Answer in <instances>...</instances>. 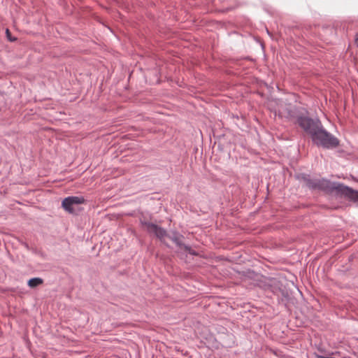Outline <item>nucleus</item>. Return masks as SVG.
<instances>
[{
	"label": "nucleus",
	"instance_id": "12",
	"mask_svg": "<svg viewBox=\"0 0 358 358\" xmlns=\"http://www.w3.org/2000/svg\"><path fill=\"white\" fill-rule=\"evenodd\" d=\"M181 248H184V250H185L186 252H187L189 254L190 253V252H191V251H192V250L189 245H185V244H184V243H182V247H181Z\"/></svg>",
	"mask_w": 358,
	"mask_h": 358
},
{
	"label": "nucleus",
	"instance_id": "11",
	"mask_svg": "<svg viewBox=\"0 0 358 358\" xmlns=\"http://www.w3.org/2000/svg\"><path fill=\"white\" fill-rule=\"evenodd\" d=\"M317 358H331V355L325 352H320V355H317Z\"/></svg>",
	"mask_w": 358,
	"mask_h": 358
},
{
	"label": "nucleus",
	"instance_id": "6",
	"mask_svg": "<svg viewBox=\"0 0 358 358\" xmlns=\"http://www.w3.org/2000/svg\"><path fill=\"white\" fill-rule=\"evenodd\" d=\"M85 202L83 196H69L62 201V207L70 214L76 215L75 207Z\"/></svg>",
	"mask_w": 358,
	"mask_h": 358
},
{
	"label": "nucleus",
	"instance_id": "2",
	"mask_svg": "<svg viewBox=\"0 0 358 358\" xmlns=\"http://www.w3.org/2000/svg\"><path fill=\"white\" fill-rule=\"evenodd\" d=\"M285 117L308 134L317 147L331 150L339 145L338 138L324 129L318 117H310L307 108L296 106L286 108Z\"/></svg>",
	"mask_w": 358,
	"mask_h": 358
},
{
	"label": "nucleus",
	"instance_id": "10",
	"mask_svg": "<svg viewBox=\"0 0 358 358\" xmlns=\"http://www.w3.org/2000/svg\"><path fill=\"white\" fill-rule=\"evenodd\" d=\"M6 36L7 39L10 42H15L17 41V38L11 35V33L8 29H6Z\"/></svg>",
	"mask_w": 358,
	"mask_h": 358
},
{
	"label": "nucleus",
	"instance_id": "9",
	"mask_svg": "<svg viewBox=\"0 0 358 358\" xmlns=\"http://www.w3.org/2000/svg\"><path fill=\"white\" fill-rule=\"evenodd\" d=\"M351 192H348V194H345L344 197L354 201L357 202L358 205V190H355L352 187H350Z\"/></svg>",
	"mask_w": 358,
	"mask_h": 358
},
{
	"label": "nucleus",
	"instance_id": "8",
	"mask_svg": "<svg viewBox=\"0 0 358 358\" xmlns=\"http://www.w3.org/2000/svg\"><path fill=\"white\" fill-rule=\"evenodd\" d=\"M43 283V280L39 277L31 278L27 281V285L30 288H36V287L41 285Z\"/></svg>",
	"mask_w": 358,
	"mask_h": 358
},
{
	"label": "nucleus",
	"instance_id": "4",
	"mask_svg": "<svg viewBox=\"0 0 358 358\" xmlns=\"http://www.w3.org/2000/svg\"><path fill=\"white\" fill-rule=\"evenodd\" d=\"M271 291L277 297L278 303L286 308L289 305H294L296 302L292 291L286 286L278 284L271 287Z\"/></svg>",
	"mask_w": 358,
	"mask_h": 358
},
{
	"label": "nucleus",
	"instance_id": "13",
	"mask_svg": "<svg viewBox=\"0 0 358 358\" xmlns=\"http://www.w3.org/2000/svg\"><path fill=\"white\" fill-rule=\"evenodd\" d=\"M189 255H191L192 256H198L199 255V252H196L194 250H192V251L190 252Z\"/></svg>",
	"mask_w": 358,
	"mask_h": 358
},
{
	"label": "nucleus",
	"instance_id": "5",
	"mask_svg": "<svg viewBox=\"0 0 358 358\" xmlns=\"http://www.w3.org/2000/svg\"><path fill=\"white\" fill-rule=\"evenodd\" d=\"M140 223L146 227L147 232L153 234L162 243H165L164 238L168 237L167 231L163 227L148 221L141 220Z\"/></svg>",
	"mask_w": 358,
	"mask_h": 358
},
{
	"label": "nucleus",
	"instance_id": "7",
	"mask_svg": "<svg viewBox=\"0 0 358 358\" xmlns=\"http://www.w3.org/2000/svg\"><path fill=\"white\" fill-rule=\"evenodd\" d=\"M168 238H170L178 247H182V240L184 236L178 231L172 230L170 234H168Z\"/></svg>",
	"mask_w": 358,
	"mask_h": 358
},
{
	"label": "nucleus",
	"instance_id": "1",
	"mask_svg": "<svg viewBox=\"0 0 358 358\" xmlns=\"http://www.w3.org/2000/svg\"><path fill=\"white\" fill-rule=\"evenodd\" d=\"M285 117L308 134L317 147L331 150L339 145L338 138L324 129L318 117H310L307 108L296 106L286 108Z\"/></svg>",
	"mask_w": 358,
	"mask_h": 358
},
{
	"label": "nucleus",
	"instance_id": "3",
	"mask_svg": "<svg viewBox=\"0 0 358 358\" xmlns=\"http://www.w3.org/2000/svg\"><path fill=\"white\" fill-rule=\"evenodd\" d=\"M297 178L306 182V185L310 190H319L331 194L335 192L336 196H343L351 192L350 187L340 182H331L330 180L322 178L321 179H311L307 173H301Z\"/></svg>",
	"mask_w": 358,
	"mask_h": 358
}]
</instances>
